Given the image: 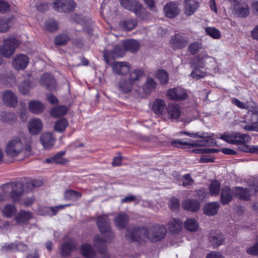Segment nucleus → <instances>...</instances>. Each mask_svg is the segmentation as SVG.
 Returning a JSON list of instances; mask_svg holds the SVG:
<instances>
[{"label": "nucleus", "mask_w": 258, "mask_h": 258, "mask_svg": "<svg viewBox=\"0 0 258 258\" xmlns=\"http://www.w3.org/2000/svg\"><path fill=\"white\" fill-rule=\"evenodd\" d=\"M166 231V228L163 225H154L149 229L145 227L135 226L126 229L125 238L132 242L147 238L151 241L155 242L163 239Z\"/></svg>", "instance_id": "f257e3e1"}, {"label": "nucleus", "mask_w": 258, "mask_h": 258, "mask_svg": "<svg viewBox=\"0 0 258 258\" xmlns=\"http://www.w3.org/2000/svg\"><path fill=\"white\" fill-rule=\"evenodd\" d=\"M96 224L100 232L106 235L105 238L96 236L94 238V246L99 253L104 255L103 258H109L106 254V248L104 243L111 240L114 237V234L111 230L109 220L107 215H101L97 218Z\"/></svg>", "instance_id": "f03ea898"}, {"label": "nucleus", "mask_w": 258, "mask_h": 258, "mask_svg": "<svg viewBox=\"0 0 258 258\" xmlns=\"http://www.w3.org/2000/svg\"><path fill=\"white\" fill-rule=\"evenodd\" d=\"M144 75V72L140 69L131 72L128 76L120 78L116 84L118 92L121 94H129L132 92L135 82Z\"/></svg>", "instance_id": "7ed1b4c3"}, {"label": "nucleus", "mask_w": 258, "mask_h": 258, "mask_svg": "<svg viewBox=\"0 0 258 258\" xmlns=\"http://www.w3.org/2000/svg\"><path fill=\"white\" fill-rule=\"evenodd\" d=\"M30 146L24 144L22 139L18 137H16L10 140L6 144L5 151L7 155L10 158H14L18 156L23 152L30 151Z\"/></svg>", "instance_id": "20e7f679"}, {"label": "nucleus", "mask_w": 258, "mask_h": 258, "mask_svg": "<svg viewBox=\"0 0 258 258\" xmlns=\"http://www.w3.org/2000/svg\"><path fill=\"white\" fill-rule=\"evenodd\" d=\"M220 138L229 144L237 145L238 149L241 151V147L246 145L251 140V138L248 134L238 132L226 133L221 135Z\"/></svg>", "instance_id": "39448f33"}, {"label": "nucleus", "mask_w": 258, "mask_h": 258, "mask_svg": "<svg viewBox=\"0 0 258 258\" xmlns=\"http://www.w3.org/2000/svg\"><path fill=\"white\" fill-rule=\"evenodd\" d=\"M19 45V41L17 39H8L0 46V54L6 57H10L14 53L16 48Z\"/></svg>", "instance_id": "423d86ee"}, {"label": "nucleus", "mask_w": 258, "mask_h": 258, "mask_svg": "<svg viewBox=\"0 0 258 258\" xmlns=\"http://www.w3.org/2000/svg\"><path fill=\"white\" fill-rule=\"evenodd\" d=\"M23 185L21 182L10 183L3 185L4 190L11 189L10 198L12 202H20V200L23 192Z\"/></svg>", "instance_id": "0eeeda50"}, {"label": "nucleus", "mask_w": 258, "mask_h": 258, "mask_svg": "<svg viewBox=\"0 0 258 258\" xmlns=\"http://www.w3.org/2000/svg\"><path fill=\"white\" fill-rule=\"evenodd\" d=\"M244 122L247 124L243 127L246 130H254L253 124H257L258 127V109L253 108L248 110L244 116Z\"/></svg>", "instance_id": "6e6552de"}, {"label": "nucleus", "mask_w": 258, "mask_h": 258, "mask_svg": "<svg viewBox=\"0 0 258 258\" xmlns=\"http://www.w3.org/2000/svg\"><path fill=\"white\" fill-rule=\"evenodd\" d=\"M52 7L58 12L67 13L73 10L75 3L73 0H56L52 3Z\"/></svg>", "instance_id": "1a4fd4ad"}, {"label": "nucleus", "mask_w": 258, "mask_h": 258, "mask_svg": "<svg viewBox=\"0 0 258 258\" xmlns=\"http://www.w3.org/2000/svg\"><path fill=\"white\" fill-rule=\"evenodd\" d=\"M258 192V186L253 185L248 189L244 188L241 187L234 188V195L238 197L240 200L248 201L250 199V195Z\"/></svg>", "instance_id": "9d476101"}, {"label": "nucleus", "mask_w": 258, "mask_h": 258, "mask_svg": "<svg viewBox=\"0 0 258 258\" xmlns=\"http://www.w3.org/2000/svg\"><path fill=\"white\" fill-rule=\"evenodd\" d=\"M166 95L172 100H184L188 97L185 90L181 87L170 89L167 92Z\"/></svg>", "instance_id": "9b49d317"}, {"label": "nucleus", "mask_w": 258, "mask_h": 258, "mask_svg": "<svg viewBox=\"0 0 258 258\" xmlns=\"http://www.w3.org/2000/svg\"><path fill=\"white\" fill-rule=\"evenodd\" d=\"M119 2L123 8L134 12L136 15L139 14L143 8L138 0H119Z\"/></svg>", "instance_id": "f8f14e48"}, {"label": "nucleus", "mask_w": 258, "mask_h": 258, "mask_svg": "<svg viewBox=\"0 0 258 258\" xmlns=\"http://www.w3.org/2000/svg\"><path fill=\"white\" fill-rule=\"evenodd\" d=\"M189 42V38L179 34L173 35L170 40V44L173 49H181L185 47Z\"/></svg>", "instance_id": "ddd939ff"}, {"label": "nucleus", "mask_w": 258, "mask_h": 258, "mask_svg": "<svg viewBox=\"0 0 258 258\" xmlns=\"http://www.w3.org/2000/svg\"><path fill=\"white\" fill-rule=\"evenodd\" d=\"M125 50L122 48L121 45L115 46L111 51L106 50L104 52V57L107 63H108L110 58L115 59L123 56Z\"/></svg>", "instance_id": "4468645a"}, {"label": "nucleus", "mask_w": 258, "mask_h": 258, "mask_svg": "<svg viewBox=\"0 0 258 258\" xmlns=\"http://www.w3.org/2000/svg\"><path fill=\"white\" fill-rule=\"evenodd\" d=\"M28 63V57L22 54L17 55L14 57L12 61V65L16 70H21L25 69Z\"/></svg>", "instance_id": "2eb2a0df"}, {"label": "nucleus", "mask_w": 258, "mask_h": 258, "mask_svg": "<svg viewBox=\"0 0 258 258\" xmlns=\"http://www.w3.org/2000/svg\"><path fill=\"white\" fill-rule=\"evenodd\" d=\"M201 0H184V13L186 16L192 15L199 8Z\"/></svg>", "instance_id": "dca6fc26"}, {"label": "nucleus", "mask_w": 258, "mask_h": 258, "mask_svg": "<svg viewBox=\"0 0 258 258\" xmlns=\"http://www.w3.org/2000/svg\"><path fill=\"white\" fill-rule=\"evenodd\" d=\"M208 136L207 137H200L202 139L197 140L193 143H189V146L191 147L197 146H214L216 145V141L213 139V134L206 133Z\"/></svg>", "instance_id": "f3484780"}, {"label": "nucleus", "mask_w": 258, "mask_h": 258, "mask_svg": "<svg viewBox=\"0 0 258 258\" xmlns=\"http://www.w3.org/2000/svg\"><path fill=\"white\" fill-rule=\"evenodd\" d=\"M3 101L7 106L14 107L18 104V98L12 91L7 90L3 93Z\"/></svg>", "instance_id": "a211bd4d"}, {"label": "nucleus", "mask_w": 258, "mask_h": 258, "mask_svg": "<svg viewBox=\"0 0 258 258\" xmlns=\"http://www.w3.org/2000/svg\"><path fill=\"white\" fill-rule=\"evenodd\" d=\"M131 65L126 62H115L112 66L113 71L114 73L119 75H125L130 71Z\"/></svg>", "instance_id": "6ab92c4d"}, {"label": "nucleus", "mask_w": 258, "mask_h": 258, "mask_svg": "<svg viewBox=\"0 0 258 258\" xmlns=\"http://www.w3.org/2000/svg\"><path fill=\"white\" fill-rule=\"evenodd\" d=\"M77 242L72 239L64 242L60 247V254L62 257H68L71 252L76 248Z\"/></svg>", "instance_id": "aec40b11"}, {"label": "nucleus", "mask_w": 258, "mask_h": 258, "mask_svg": "<svg viewBox=\"0 0 258 258\" xmlns=\"http://www.w3.org/2000/svg\"><path fill=\"white\" fill-rule=\"evenodd\" d=\"M225 237L223 233L220 232H211L209 240L213 248H217L223 244Z\"/></svg>", "instance_id": "412c9836"}, {"label": "nucleus", "mask_w": 258, "mask_h": 258, "mask_svg": "<svg viewBox=\"0 0 258 258\" xmlns=\"http://www.w3.org/2000/svg\"><path fill=\"white\" fill-rule=\"evenodd\" d=\"M234 194V189H231L227 186L222 187L220 196L221 202L223 205H226L231 202Z\"/></svg>", "instance_id": "4be33fe9"}, {"label": "nucleus", "mask_w": 258, "mask_h": 258, "mask_svg": "<svg viewBox=\"0 0 258 258\" xmlns=\"http://www.w3.org/2000/svg\"><path fill=\"white\" fill-rule=\"evenodd\" d=\"M201 204L196 200L187 199L182 203V207L185 210L192 212H196L200 209Z\"/></svg>", "instance_id": "5701e85b"}, {"label": "nucleus", "mask_w": 258, "mask_h": 258, "mask_svg": "<svg viewBox=\"0 0 258 258\" xmlns=\"http://www.w3.org/2000/svg\"><path fill=\"white\" fill-rule=\"evenodd\" d=\"M166 16L169 18H173L179 13V9L177 5L173 2L167 3L164 8Z\"/></svg>", "instance_id": "b1692460"}, {"label": "nucleus", "mask_w": 258, "mask_h": 258, "mask_svg": "<svg viewBox=\"0 0 258 258\" xmlns=\"http://www.w3.org/2000/svg\"><path fill=\"white\" fill-rule=\"evenodd\" d=\"M40 83L50 91L54 90L56 89L55 81L50 74H44L41 78Z\"/></svg>", "instance_id": "393cba45"}, {"label": "nucleus", "mask_w": 258, "mask_h": 258, "mask_svg": "<svg viewBox=\"0 0 258 258\" xmlns=\"http://www.w3.org/2000/svg\"><path fill=\"white\" fill-rule=\"evenodd\" d=\"M40 142L44 148L50 149L54 144L55 139L51 134L45 133L40 137Z\"/></svg>", "instance_id": "a878e982"}, {"label": "nucleus", "mask_w": 258, "mask_h": 258, "mask_svg": "<svg viewBox=\"0 0 258 258\" xmlns=\"http://www.w3.org/2000/svg\"><path fill=\"white\" fill-rule=\"evenodd\" d=\"M167 112L169 117L173 119L178 118L181 113L179 106L175 103L168 104L167 107Z\"/></svg>", "instance_id": "bb28decb"}, {"label": "nucleus", "mask_w": 258, "mask_h": 258, "mask_svg": "<svg viewBox=\"0 0 258 258\" xmlns=\"http://www.w3.org/2000/svg\"><path fill=\"white\" fill-rule=\"evenodd\" d=\"M42 124L40 119L33 118L29 123L28 129L29 133L32 135H37L41 131Z\"/></svg>", "instance_id": "cd10ccee"}, {"label": "nucleus", "mask_w": 258, "mask_h": 258, "mask_svg": "<svg viewBox=\"0 0 258 258\" xmlns=\"http://www.w3.org/2000/svg\"><path fill=\"white\" fill-rule=\"evenodd\" d=\"M32 218V215L31 212L22 210L15 216V220L17 224L23 225L27 223Z\"/></svg>", "instance_id": "c85d7f7f"}, {"label": "nucleus", "mask_w": 258, "mask_h": 258, "mask_svg": "<svg viewBox=\"0 0 258 258\" xmlns=\"http://www.w3.org/2000/svg\"><path fill=\"white\" fill-rule=\"evenodd\" d=\"M69 205H59L56 207H45L39 210V213L42 215L53 216L57 214V212L64 208Z\"/></svg>", "instance_id": "c756f323"}, {"label": "nucleus", "mask_w": 258, "mask_h": 258, "mask_svg": "<svg viewBox=\"0 0 258 258\" xmlns=\"http://www.w3.org/2000/svg\"><path fill=\"white\" fill-rule=\"evenodd\" d=\"M165 101L161 99H157L154 101L152 104V110L157 115H162L165 109Z\"/></svg>", "instance_id": "7c9ffc66"}, {"label": "nucleus", "mask_w": 258, "mask_h": 258, "mask_svg": "<svg viewBox=\"0 0 258 258\" xmlns=\"http://www.w3.org/2000/svg\"><path fill=\"white\" fill-rule=\"evenodd\" d=\"M28 107L30 111L34 114L41 113L44 109L43 104L37 100H31L29 101Z\"/></svg>", "instance_id": "2f4dec72"}, {"label": "nucleus", "mask_w": 258, "mask_h": 258, "mask_svg": "<svg viewBox=\"0 0 258 258\" xmlns=\"http://www.w3.org/2000/svg\"><path fill=\"white\" fill-rule=\"evenodd\" d=\"M114 222L115 227L124 229L128 222V217L125 213H120L115 217Z\"/></svg>", "instance_id": "473e14b6"}, {"label": "nucleus", "mask_w": 258, "mask_h": 258, "mask_svg": "<svg viewBox=\"0 0 258 258\" xmlns=\"http://www.w3.org/2000/svg\"><path fill=\"white\" fill-rule=\"evenodd\" d=\"M235 14L239 17L244 18L249 14L248 5L244 3H239L234 7Z\"/></svg>", "instance_id": "72a5a7b5"}, {"label": "nucleus", "mask_w": 258, "mask_h": 258, "mask_svg": "<svg viewBox=\"0 0 258 258\" xmlns=\"http://www.w3.org/2000/svg\"><path fill=\"white\" fill-rule=\"evenodd\" d=\"M168 229L173 233H177L182 228V222L179 219L171 218L168 221Z\"/></svg>", "instance_id": "f704fd0d"}, {"label": "nucleus", "mask_w": 258, "mask_h": 258, "mask_svg": "<svg viewBox=\"0 0 258 258\" xmlns=\"http://www.w3.org/2000/svg\"><path fill=\"white\" fill-rule=\"evenodd\" d=\"M122 45L124 50L132 53L137 52L140 48V44L135 40H127L123 42Z\"/></svg>", "instance_id": "c9c22d12"}, {"label": "nucleus", "mask_w": 258, "mask_h": 258, "mask_svg": "<svg viewBox=\"0 0 258 258\" xmlns=\"http://www.w3.org/2000/svg\"><path fill=\"white\" fill-rule=\"evenodd\" d=\"M65 153V151L59 152L53 157L46 159V162L48 163L65 164L67 162V160L62 157Z\"/></svg>", "instance_id": "e433bc0d"}, {"label": "nucleus", "mask_w": 258, "mask_h": 258, "mask_svg": "<svg viewBox=\"0 0 258 258\" xmlns=\"http://www.w3.org/2000/svg\"><path fill=\"white\" fill-rule=\"evenodd\" d=\"M219 206L218 202L208 203L204 207V213L208 216H213L218 212Z\"/></svg>", "instance_id": "4c0bfd02"}, {"label": "nucleus", "mask_w": 258, "mask_h": 258, "mask_svg": "<svg viewBox=\"0 0 258 258\" xmlns=\"http://www.w3.org/2000/svg\"><path fill=\"white\" fill-rule=\"evenodd\" d=\"M82 197L81 192L69 189L65 191L64 194V199L66 201H77Z\"/></svg>", "instance_id": "58836bf2"}, {"label": "nucleus", "mask_w": 258, "mask_h": 258, "mask_svg": "<svg viewBox=\"0 0 258 258\" xmlns=\"http://www.w3.org/2000/svg\"><path fill=\"white\" fill-rule=\"evenodd\" d=\"M82 254L86 258H93L95 253L92 246L88 244H83L81 247Z\"/></svg>", "instance_id": "ea45409f"}, {"label": "nucleus", "mask_w": 258, "mask_h": 258, "mask_svg": "<svg viewBox=\"0 0 258 258\" xmlns=\"http://www.w3.org/2000/svg\"><path fill=\"white\" fill-rule=\"evenodd\" d=\"M68 108L65 106H58L52 108L50 110V114L55 117L64 115L67 112Z\"/></svg>", "instance_id": "a19ab883"}, {"label": "nucleus", "mask_w": 258, "mask_h": 258, "mask_svg": "<svg viewBox=\"0 0 258 258\" xmlns=\"http://www.w3.org/2000/svg\"><path fill=\"white\" fill-rule=\"evenodd\" d=\"M156 77L159 80L162 85H165L168 82V74L164 69H159L156 73Z\"/></svg>", "instance_id": "79ce46f5"}, {"label": "nucleus", "mask_w": 258, "mask_h": 258, "mask_svg": "<svg viewBox=\"0 0 258 258\" xmlns=\"http://www.w3.org/2000/svg\"><path fill=\"white\" fill-rule=\"evenodd\" d=\"M137 25L136 20L133 19H127L122 21L120 25L121 27L125 30L130 31L134 29Z\"/></svg>", "instance_id": "37998d69"}, {"label": "nucleus", "mask_w": 258, "mask_h": 258, "mask_svg": "<svg viewBox=\"0 0 258 258\" xmlns=\"http://www.w3.org/2000/svg\"><path fill=\"white\" fill-rule=\"evenodd\" d=\"M17 211L16 207L13 205H6L2 210L3 215L5 217L10 218Z\"/></svg>", "instance_id": "c03bdc74"}, {"label": "nucleus", "mask_w": 258, "mask_h": 258, "mask_svg": "<svg viewBox=\"0 0 258 258\" xmlns=\"http://www.w3.org/2000/svg\"><path fill=\"white\" fill-rule=\"evenodd\" d=\"M199 227L197 221L193 218H189L184 222V227L190 231H195L198 229Z\"/></svg>", "instance_id": "a18cd8bd"}, {"label": "nucleus", "mask_w": 258, "mask_h": 258, "mask_svg": "<svg viewBox=\"0 0 258 258\" xmlns=\"http://www.w3.org/2000/svg\"><path fill=\"white\" fill-rule=\"evenodd\" d=\"M15 77L10 74L9 75L7 74H0V82H3L4 83H5L7 86H11L13 84L15 83Z\"/></svg>", "instance_id": "49530a36"}, {"label": "nucleus", "mask_w": 258, "mask_h": 258, "mask_svg": "<svg viewBox=\"0 0 258 258\" xmlns=\"http://www.w3.org/2000/svg\"><path fill=\"white\" fill-rule=\"evenodd\" d=\"M70 40V37L67 34L62 33L56 36L54 39V44L56 45H64Z\"/></svg>", "instance_id": "de8ad7c7"}, {"label": "nucleus", "mask_w": 258, "mask_h": 258, "mask_svg": "<svg viewBox=\"0 0 258 258\" xmlns=\"http://www.w3.org/2000/svg\"><path fill=\"white\" fill-rule=\"evenodd\" d=\"M157 85V82L153 78L148 77L144 84V89L147 93H150L156 88Z\"/></svg>", "instance_id": "09e8293b"}, {"label": "nucleus", "mask_w": 258, "mask_h": 258, "mask_svg": "<svg viewBox=\"0 0 258 258\" xmlns=\"http://www.w3.org/2000/svg\"><path fill=\"white\" fill-rule=\"evenodd\" d=\"M45 28L48 31L53 32L58 29V25L55 20L53 19H49L45 21Z\"/></svg>", "instance_id": "8fccbe9b"}, {"label": "nucleus", "mask_w": 258, "mask_h": 258, "mask_svg": "<svg viewBox=\"0 0 258 258\" xmlns=\"http://www.w3.org/2000/svg\"><path fill=\"white\" fill-rule=\"evenodd\" d=\"M206 33L214 39H219L221 36L219 30L214 27H208L205 28Z\"/></svg>", "instance_id": "3c124183"}, {"label": "nucleus", "mask_w": 258, "mask_h": 258, "mask_svg": "<svg viewBox=\"0 0 258 258\" xmlns=\"http://www.w3.org/2000/svg\"><path fill=\"white\" fill-rule=\"evenodd\" d=\"M68 125V122L66 118H61L55 123V130L59 132H63Z\"/></svg>", "instance_id": "603ef678"}, {"label": "nucleus", "mask_w": 258, "mask_h": 258, "mask_svg": "<svg viewBox=\"0 0 258 258\" xmlns=\"http://www.w3.org/2000/svg\"><path fill=\"white\" fill-rule=\"evenodd\" d=\"M209 189L212 196H217L220 192V183L217 180L213 181L211 183Z\"/></svg>", "instance_id": "864d4df0"}, {"label": "nucleus", "mask_w": 258, "mask_h": 258, "mask_svg": "<svg viewBox=\"0 0 258 258\" xmlns=\"http://www.w3.org/2000/svg\"><path fill=\"white\" fill-rule=\"evenodd\" d=\"M31 88V84L29 81L25 80L18 85L19 91L23 94H27Z\"/></svg>", "instance_id": "5fc2aeb1"}, {"label": "nucleus", "mask_w": 258, "mask_h": 258, "mask_svg": "<svg viewBox=\"0 0 258 258\" xmlns=\"http://www.w3.org/2000/svg\"><path fill=\"white\" fill-rule=\"evenodd\" d=\"M202 47V44L199 42H194L191 43L188 46V51L191 54H196L199 50H200Z\"/></svg>", "instance_id": "6e6d98bb"}, {"label": "nucleus", "mask_w": 258, "mask_h": 258, "mask_svg": "<svg viewBox=\"0 0 258 258\" xmlns=\"http://www.w3.org/2000/svg\"><path fill=\"white\" fill-rule=\"evenodd\" d=\"M11 20L9 18H3L0 20V32H7L11 25Z\"/></svg>", "instance_id": "4d7b16f0"}, {"label": "nucleus", "mask_w": 258, "mask_h": 258, "mask_svg": "<svg viewBox=\"0 0 258 258\" xmlns=\"http://www.w3.org/2000/svg\"><path fill=\"white\" fill-rule=\"evenodd\" d=\"M16 115L11 112H4L1 114V120L5 122H11L15 121Z\"/></svg>", "instance_id": "13d9d810"}, {"label": "nucleus", "mask_w": 258, "mask_h": 258, "mask_svg": "<svg viewBox=\"0 0 258 258\" xmlns=\"http://www.w3.org/2000/svg\"><path fill=\"white\" fill-rule=\"evenodd\" d=\"M255 242L246 249V252L250 255H258V235L255 237Z\"/></svg>", "instance_id": "bf43d9fd"}, {"label": "nucleus", "mask_w": 258, "mask_h": 258, "mask_svg": "<svg viewBox=\"0 0 258 258\" xmlns=\"http://www.w3.org/2000/svg\"><path fill=\"white\" fill-rule=\"evenodd\" d=\"M241 151L258 154V145H243L241 147Z\"/></svg>", "instance_id": "052dcab7"}, {"label": "nucleus", "mask_w": 258, "mask_h": 258, "mask_svg": "<svg viewBox=\"0 0 258 258\" xmlns=\"http://www.w3.org/2000/svg\"><path fill=\"white\" fill-rule=\"evenodd\" d=\"M168 206L171 210L176 211L179 208V201L177 198L172 197L169 200Z\"/></svg>", "instance_id": "680f3d73"}, {"label": "nucleus", "mask_w": 258, "mask_h": 258, "mask_svg": "<svg viewBox=\"0 0 258 258\" xmlns=\"http://www.w3.org/2000/svg\"><path fill=\"white\" fill-rule=\"evenodd\" d=\"M206 74L205 72L199 69H195L191 73V76L195 79H199L206 76Z\"/></svg>", "instance_id": "e2e57ef3"}, {"label": "nucleus", "mask_w": 258, "mask_h": 258, "mask_svg": "<svg viewBox=\"0 0 258 258\" xmlns=\"http://www.w3.org/2000/svg\"><path fill=\"white\" fill-rule=\"evenodd\" d=\"M181 134H183L189 136L191 138H197V137H207L208 136V134L205 132L201 133H189L187 132H180Z\"/></svg>", "instance_id": "0e129e2a"}, {"label": "nucleus", "mask_w": 258, "mask_h": 258, "mask_svg": "<svg viewBox=\"0 0 258 258\" xmlns=\"http://www.w3.org/2000/svg\"><path fill=\"white\" fill-rule=\"evenodd\" d=\"M183 178L184 180L182 181V184L184 187H187L189 185H190L194 182V180L191 178L190 175L189 174L184 175Z\"/></svg>", "instance_id": "69168bd1"}, {"label": "nucleus", "mask_w": 258, "mask_h": 258, "mask_svg": "<svg viewBox=\"0 0 258 258\" xmlns=\"http://www.w3.org/2000/svg\"><path fill=\"white\" fill-rule=\"evenodd\" d=\"M192 152L195 154H203L209 153H215L217 152L216 149L211 148L205 149H196L192 150Z\"/></svg>", "instance_id": "338daca9"}, {"label": "nucleus", "mask_w": 258, "mask_h": 258, "mask_svg": "<svg viewBox=\"0 0 258 258\" xmlns=\"http://www.w3.org/2000/svg\"><path fill=\"white\" fill-rule=\"evenodd\" d=\"M15 246V243H11L3 246L1 250L2 251L5 252L16 251Z\"/></svg>", "instance_id": "774afa93"}]
</instances>
